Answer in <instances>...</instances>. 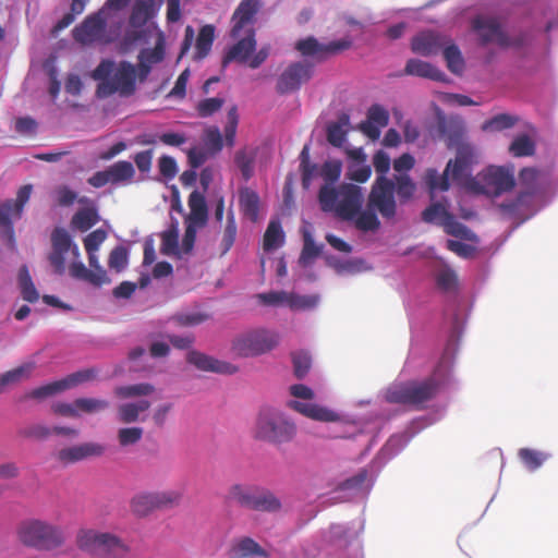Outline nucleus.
<instances>
[{"label": "nucleus", "mask_w": 558, "mask_h": 558, "mask_svg": "<svg viewBox=\"0 0 558 558\" xmlns=\"http://www.w3.org/2000/svg\"><path fill=\"white\" fill-rule=\"evenodd\" d=\"M444 59L446 61L447 68L453 74L460 75L465 68V62L462 57V53L459 47L452 44L448 39V44H446L442 48Z\"/></svg>", "instance_id": "35"}, {"label": "nucleus", "mask_w": 558, "mask_h": 558, "mask_svg": "<svg viewBox=\"0 0 558 558\" xmlns=\"http://www.w3.org/2000/svg\"><path fill=\"white\" fill-rule=\"evenodd\" d=\"M225 100L222 98L214 97L206 98L198 102L196 109L197 113L202 118H207L221 109Z\"/></svg>", "instance_id": "61"}, {"label": "nucleus", "mask_w": 558, "mask_h": 558, "mask_svg": "<svg viewBox=\"0 0 558 558\" xmlns=\"http://www.w3.org/2000/svg\"><path fill=\"white\" fill-rule=\"evenodd\" d=\"M280 336L277 331L256 328L241 332L232 340V351L241 357H255L266 354L278 347Z\"/></svg>", "instance_id": "12"}, {"label": "nucleus", "mask_w": 558, "mask_h": 558, "mask_svg": "<svg viewBox=\"0 0 558 558\" xmlns=\"http://www.w3.org/2000/svg\"><path fill=\"white\" fill-rule=\"evenodd\" d=\"M518 122V118L508 113H500L484 122V131H502L512 128Z\"/></svg>", "instance_id": "51"}, {"label": "nucleus", "mask_w": 558, "mask_h": 558, "mask_svg": "<svg viewBox=\"0 0 558 558\" xmlns=\"http://www.w3.org/2000/svg\"><path fill=\"white\" fill-rule=\"evenodd\" d=\"M539 171L535 168H523L519 173V184L521 191L518 196L499 205L504 217L514 219L519 222L525 219L524 210L531 205L533 196L538 191Z\"/></svg>", "instance_id": "13"}, {"label": "nucleus", "mask_w": 558, "mask_h": 558, "mask_svg": "<svg viewBox=\"0 0 558 558\" xmlns=\"http://www.w3.org/2000/svg\"><path fill=\"white\" fill-rule=\"evenodd\" d=\"M341 174V163L339 161H326L319 171V175L325 180V185L333 184Z\"/></svg>", "instance_id": "60"}, {"label": "nucleus", "mask_w": 558, "mask_h": 558, "mask_svg": "<svg viewBox=\"0 0 558 558\" xmlns=\"http://www.w3.org/2000/svg\"><path fill=\"white\" fill-rule=\"evenodd\" d=\"M165 50L162 43H158L154 48L143 49L138 54V60H143L149 64H156L163 60Z\"/></svg>", "instance_id": "63"}, {"label": "nucleus", "mask_w": 558, "mask_h": 558, "mask_svg": "<svg viewBox=\"0 0 558 558\" xmlns=\"http://www.w3.org/2000/svg\"><path fill=\"white\" fill-rule=\"evenodd\" d=\"M318 201L323 211L335 213L342 220H352L360 213L364 197L359 185L342 183L338 187L323 185Z\"/></svg>", "instance_id": "3"}, {"label": "nucleus", "mask_w": 558, "mask_h": 558, "mask_svg": "<svg viewBox=\"0 0 558 558\" xmlns=\"http://www.w3.org/2000/svg\"><path fill=\"white\" fill-rule=\"evenodd\" d=\"M256 158V150H247L246 148L240 149L235 153L234 162L241 171L245 181L250 180L254 174V161Z\"/></svg>", "instance_id": "39"}, {"label": "nucleus", "mask_w": 558, "mask_h": 558, "mask_svg": "<svg viewBox=\"0 0 558 558\" xmlns=\"http://www.w3.org/2000/svg\"><path fill=\"white\" fill-rule=\"evenodd\" d=\"M392 180L395 182V192L397 193L399 201L401 203H407L410 201L416 191V184L413 182L410 175L397 174Z\"/></svg>", "instance_id": "45"}, {"label": "nucleus", "mask_w": 558, "mask_h": 558, "mask_svg": "<svg viewBox=\"0 0 558 558\" xmlns=\"http://www.w3.org/2000/svg\"><path fill=\"white\" fill-rule=\"evenodd\" d=\"M373 166L378 174L368 194V206L377 208L385 219H392L397 214L395 199V182L386 174L390 169V157L384 150H378L373 157Z\"/></svg>", "instance_id": "4"}, {"label": "nucleus", "mask_w": 558, "mask_h": 558, "mask_svg": "<svg viewBox=\"0 0 558 558\" xmlns=\"http://www.w3.org/2000/svg\"><path fill=\"white\" fill-rule=\"evenodd\" d=\"M440 226L449 235L469 241H472L475 238V234L466 226L456 220L451 214H449L447 218L440 222Z\"/></svg>", "instance_id": "41"}, {"label": "nucleus", "mask_w": 558, "mask_h": 558, "mask_svg": "<svg viewBox=\"0 0 558 558\" xmlns=\"http://www.w3.org/2000/svg\"><path fill=\"white\" fill-rule=\"evenodd\" d=\"M352 46L350 38H341L328 44H320L315 37L308 36L295 43V50L303 57L315 58L317 61H324L329 56L338 54L348 50Z\"/></svg>", "instance_id": "17"}, {"label": "nucleus", "mask_w": 558, "mask_h": 558, "mask_svg": "<svg viewBox=\"0 0 558 558\" xmlns=\"http://www.w3.org/2000/svg\"><path fill=\"white\" fill-rule=\"evenodd\" d=\"M107 232L104 229H96L84 239V247L86 252H97L100 245L106 241Z\"/></svg>", "instance_id": "62"}, {"label": "nucleus", "mask_w": 558, "mask_h": 558, "mask_svg": "<svg viewBox=\"0 0 558 558\" xmlns=\"http://www.w3.org/2000/svg\"><path fill=\"white\" fill-rule=\"evenodd\" d=\"M51 252L48 254V262L52 267L54 274L61 276L65 272V255L71 253L74 259L81 256L80 248L68 230L57 227L51 232Z\"/></svg>", "instance_id": "15"}, {"label": "nucleus", "mask_w": 558, "mask_h": 558, "mask_svg": "<svg viewBox=\"0 0 558 558\" xmlns=\"http://www.w3.org/2000/svg\"><path fill=\"white\" fill-rule=\"evenodd\" d=\"M190 214L186 223L204 227L208 219V210L205 197L198 191H193L189 196Z\"/></svg>", "instance_id": "28"}, {"label": "nucleus", "mask_w": 558, "mask_h": 558, "mask_svg": "<svg viewBox=\"0 0 558 558\" xmlns=\"http://www.w3.org/2000/svg\"><path fill=\"white\" fill-rule=\"evenodd\" d=\"M318 299L314 295H299L295 293H288L286 304L291 310H306L314 307Z\"/></svg>", "instance_id": "56"}, {"label": "nucleus", "mask_w": 558, "mask_h": 558, "mask_svg": "<svg viewBox=\"0 0 558 558\" xmlns=\"http://www.w3.org/2000/svg\"><path fill=\"white\" fill-rule=\"evenodd\" d=\"M284 243V232L279 220H270L263 239V248L266 252L277 250Z\"/></svg>", "instance_id": "34"}, {"label": "nucleus", "mask_w": 558, "mask_h": 558, "mask_svg": "<svg viewBox=\"0 0 558 558\" xmlns=\"http://www.w3.org/2000/svg\"><path fill=\"white\" fill-rule=\"evenodd\" d=\"M155 392V386L149 383H138L132 385H121L113 389V395L120 400H129L150 396Z\"/></svg>", "instance_id": "31"}, {"label": "nucleus", "mask_w": 558, "mask_h": 558, "mask_svg": "<svg viewBox=\"0 0 558 558\" xmlns=\"http://www.w3.org/2000/svg\"><path fill=\"white\" fill-rule=\"evenodd\" d=\"M518 456L522 463L531 471L538 469L548 458L547 454L530 448L520 449Z\"/></svg>", "instance_id": "50"}, {"label": "nucleus", "mask_w": 558, "mask_h": 558, "mask_svg": "<svg viewBox=\"0 0 558 558\" xmlns=\"http://www.w3.org/2000/svg\"><path fill=\"white\" fill-rule=\"evenodd\" d=\"M114 63L111 60H102L92 72V77L99 81L97 86L98 97H108L114 93L129 97L136 89V69L128 62L121 61L113 72Z\"/></svg>", "instance_id": "2"}, {"label": "nucleus", "mask_w": 558, "mask_h": 558, "mask_svg": "<svg viewBox=\"0 0 558 558\" xmlns=\"http://www.w3.org/2000/svg\"><path fill=\"white\" fill-rule=\"evenodd\" d=\"M98 374L99 371L96 367H88L68 375L61 379V383L64 390H66L81 384L95 380Z\"/></svg>", "instance_id": "44"}, {"label": "nucleus", "mask_w": 558, "mask_h": 558, "mask_svg": "<svg viewBox=\"0 0 558 558\" xmlns=\"http://www.w3.org/2000/svg\"><path fill=\"white\" fill-rule=\"evenodd\" d=\"M99 221V215L95 206L85 207L77 210L72 219L71 225L74 229L85 232Z\"/></svg>", "instance_id": "33"}, {"label": "nucleus", "mask_w": 558, "mask_h": 558, "mask_svg": "<svg viewBox=\"0 0 558 558\" xmlns=\"http://www.w3.org/2000/svg\"><path fill=\"white\" fill-rule=\"evenodd\" d=\"M32 190L31 184L23 185L17 191L15 199L0 202V232L11 246H14L15 243L13 221L21 218Z\"/></svg>", "instance_id": "14"}, {"label": "nucleus", "mask_w": 558, "mask_h": 558, "mask_svg": "<svg viewBox=\"0 0 558 558\" xmlns=\"http://www.w3.org/2000/svg\"><path fill=\"white\" fill-rule=\"evenodd\" d=\"M314 66L306 61L290 63L278 76L276 92L279 95H287L298 92L313 76Z\"/></svg>", "instance_id": "16"}, {"label": "nucleus", "mask_w": 558, "mask_h": 558, "mask_svg": "<svg viewBox=\"0 0 558 558\" xmlns=\"http://www.w3.org/2000/svg\"><path fill=\"white\" fill-rule=\"evenodd\" d=\"M436 283L445 292L453 291L457 288L458 278L450 268H442L436 275Z\"/></svg>", "instance_id": "59"}, {"label": "nucleus", "mask_w": 558, "mask_h": 558, "mask_svg": "<svg viewBox=\"0 0 558 558\" xmlns=\"http://www.w3.org/2000/svg\"><path fill=\"white\" fill-rule=\"evenodd\" d=\"M448 39L447 36L439 33L423 32L412 38L411 49L414 53L424 57L435 56L448 44Z\"/></svg>", "instance_id": "21"}, {"label": "nucleus", "mask_w": 558, "mask_h": 558, "mask_svg": "<svg viewBox=\"0 0 558 558\" xmlns=\"http://www.w3.org/2000/svg\"><path fill=\"white\" fill-rule=\"evenodd\" d=\"M374 210L378 211L377 208H371L368 205L366 210L362 211L360 209V213L354 217L356 229L363 232L377 231L379 229L380 221Z\"/></svg>", "instance_id": "43"}, {"label": "nucleus", "mask_w": 558, "mask_h": 558, "mask_svg": "<svg viewBox=\"0 0 558 558\" xmlns=\"http://www.w3.org/2000/svg\"><path fill=\"white\" fill-rule=\"evenodd\" d=\"M534 142L525 134L515 137L509 147V151L514 157L531 156L534 154Z\"/></svg>", "instance_id": "53"}, {"label": "nucleus", "mask_w": 558, "mask_h": 558, "mask_svg": "<svg viewBox=\"0 0 558 558\" xmlns=\"http://www.w3.org/2000/svg\"><path fill=\"white\" fill-rule=\"evenodd\" d=\"M483 183L487 193L495 196L510 192L515 185L513 168L490 166L483 174Z\"/></svg>", "instance_id": "19"}, {"label": "nucleus", "mask_w": 558, "mask_h": 558, "mask_svg": "<svg viewBox=\"0 0 558 558\" xmlns=\"http://www.w3.org/2000/svg\"><path fill=\"white\" fill-rule=\"evenodd\" d=\"M262 9L259 0H242L232 14L231 37L238 41L230 47L222 59V66L236 61L245 63L256 48V14Z\"/></svg>", "instance_id": "1"}, {"label": "nucleus", "mask_w": 558, "mask_h": 558, "mask_svg": "<svg viewBox=\"0 0 558 558\" xmlns=\"http://www.w3.org/2000/svg\"><path fill=\"white\" fill-rule=\"evenodd\" d=\"M129 264V251L123 245L113 247L108 257V266L116 272L123 271Z\"/></svg>", "instance_id": "48"}, {"label": "nucleus", "mask_w": 558, "mask_h": 558, "mask_svg": "<svg viewBox=\"0 0 558 558\" xmlns=\"http://www.w3.org/2000/svg\"><path fill=\"white\" fill-rule=\"evenodd\" d=\"M64 391V388L62 386L61 379L56 380L52 383H49L47 385L37 387L33 389L32 391L27 392L23 399H36V400H44L48 397L54 396L59 392Z\"/></svg>", "instance_id": "52"}, {"label": "nucleus", "mask_w": 558, "mask_h": 558, "mask_svg": "<svg viewBox=\"0 0 558 558\" xmlns=\"http://www.w3.org/2000/svg\"><path fill=\"white\" fill-rule=\"evenodd\" d=\"M367 120L385 128L389 122V113L380 105H373L367 111Z\"/></svg>", "instance_id": "64"}, {"label": "nucleus", "mask_w": 558, "mask_h": 558, "mask_svg": "<svg viewBox=\"0 0 558 558\" xmlns=\"http://www.w3.org/2000/svg\"><path fill=\"white\" fill-rule=\"evenodd\" d=\"M259 204L260 199L255 191L247 186L239 190L240 209L252 222H256L258 220Z\"/></svg>", "instance_id": "30"}, {"label": "nucleus", "mask_w": 558, "mask_h": 558, "mask_svg": "<svg viewBox=\"0 0 558 558\" xmlns=\"http://www.w3.org/2000/svg\"><path fill=\"white\" fill-rule=\"evenodd\" d=\"M254 438L275 445L292 441L298 433L296 425L283 412L276 408L260 409L255 426Z\"/></svg>", "instance_id": "6"}, {"label": "nucleus", "mask_w": 558, "mask_h": 558, "mask_svg": "<svg viewBox=\"0 0 558 558\" xmlns=\"http://www.w3.org/2000/svg\"><path fill=\"white\" fill-rule=\"evenodd\" d=\"M292 362L295 376L300 379L305 377L312 365L310 354L304 351L294 352L292 354Z\"/></svg>", "instance_id": "57"}, {"label": "nucleus", "mask_w": 558, "mask_h": 558, "mask_svg": "<svg viewBox=\"0 0 558 558\" xmlns=\"http://www.w3.org/2000/svg\"><path fill=\"white\" fill-rule=\"evenodd\" d=\"M69 272L72 278L87 281L95 287H100L111 282L107 271L95 274L93 270L87 269L80 258H73V262L69 266Z\"/></svg>", "instance_id": "27"}, {"label": "nucleus", "mask_w": 558, "mask_h": 558, "mask_svg": "<svg viewBox=\"0 0 558 558\" xmlns=\"http://www.w3.org/2000/svg\"><path fill=\"white\" fill-rule=\"evenodd\" d=\"M35 368L34 363H26L16 368L8 371L0 375V393L10 385L20 383L21 380L28 378L32 371Z\"/></svg>", "instance_id": "36"}, {"label": "nucleus", "mask_w": 558, "mask_h": 558, "mask_svg": "<svg viewBox=\"0 0 558 558\" xmlns=\"http://www.w3.org/2000/svg\"><path fill=\"white\" fill-rule=\"evenodd\" d=\"M215 39V27L213 25H204L196 38L195 59H204L210 51Z\"/></svg>", "instance_id": "37"}, {"label": "nucleus", "mask_w": 558, "mask_h": 558, "mask_svg": "<svg viewBox=\"0 0 558 558\" xmlns=\"http://www.w3.org/2000/svg\"><path fill=\"white\" fill-rule=\"evenodd\" d=\"M19 284L22 298L29 302L35 303L39 299V293L32 280L27 266H22L19 270Z\"/></svg>", "instance_id": "40"}, {"label": "nucleus", "mask_w": 558, "mask_h": 558, "mask_svg": "<svg viewBox=\"0 0 558 558\" xmlns=\"http://www.w3.org/2000/svg\"><path fill=\"white\" fill-rule=\"evenodd\" d=\"M226 500L259 512H278L281 509V501L272 492L256 485L233 484Z\"/></svg>", "instance_id": "9"}, {"label": "nucleus", "mask_w": 558, "mask_h": 558, "mask_svg": "<svg viewBox=\"0 0 558 558\" xmlns=\"http://www.w3.org/2000/svg\"><path fill=\"white\" fill-rule=\"evenodd\" d=\"M17 536L23 545L38 550H53L65 541L60 526L37 519L23 521L17 527Z\"/></svg>", "instance_id": "8"}, {"label": "nucleus", "mask_w": 558, "mask_h": 558, "mask_svg": "<svg viewBox=\"0 0 558 558\" xmlns=\"http://www.w3.org/2000/svg\"><path fill=\"white\" fill-rule=\"evenodd\" d=\"M228 555L229 558L268 557L267 551L256 541L247 536L234 541Z\"/></svg>", "instance_id": "26"}, {"label": "nucleus", "mask_w": 558, "mask_h": 558, "mask_svg": "<svg viewBox=\"0 0 558 558\" xmlns=\"http://www.w3.org/2000/svg\"><path fill=\"white\" fill-rule=\"evenodd\" d=\"M236 223L234 219V215L232 211H229L227 217V225L223 230L222 239H221V247L222 254H226L233 246L235 238H236Z\"/></svg>", "instance_id": "55"}, {"label": "nucleus", "mask_w": 558, "mask_h": 558, "mask_svg": "<svg viewBox=\"0 0 558 558\" xmlns=\"http://www.w3.org/2000/svg\"><path fill=\"white\" fill-rule=\"evenodd\" d=\"M108 173L111 179L112 184H117L124 181H130L134 174L135 170L133 165L130 161L121 160L108 168Z\"/></svg>", "instance_id": "46"}, {"label": "nucleus", "mask_w": 558, "mask_h": 558, "mask_svg": "<svg viewBox=\"0 0 558 558\" xmlns=\"http://www.w3.org/2000/svg\"><path fill=\"white\" fill-rule=\"evenodd\" d=\"M144 434V429L140 426L123 427L118 430L117 438L122 447L137 444Z\"/></svg>", "instance_id": "54"}, {"label": "nucleus", "mask_w": 558, "mask_h": 558, "mask_svg": "<svg viewBox=\"0 0 558 558\" xmlns=\"http://www.w3.org/2000/svg\"><path fill=\"white\" fill-rule=\"evenodd\" d=\"M475 161L474 148L469 144H462L457 149L454 160H449L442 174H438L435 169H427L425 172V183L433 194L436 191L449 190V173L453 182L462 184L471 177V167Z\"/></svg>", "instance_id": "5"}, {"label": "nucleus", "mask_w": 558, "mask_h": 558, "mask_svg": "<svg viewBox=\"0 0 558 558\" xmlns=\"http://www.w3.org/2000/svg\"><path fill=\"white\" fill-rule=\"evenodd\" d=\"M80 549L102 558H128L130 546L112 533L81 530L76 536Z\"/></svg>", "instance_id": "10"}, {"label": "nucleus", "mask_w": 558, "mask_h": 558, "mask_svg": "<svg viewBox=\"0 0 558 558\" xmlns=\"http://www.w3.org/2000/svg\"><path fill=\"white\" fill-rule=\"evenodd\" d=\"M448 215L449 213L442 204L434 203L423 210L422 219L428 223L437 222L440 225V222L444 221Z\"/></svg>", "instance_id": "58"}, {"label": "nucleus", "mask_w": 558, "mask_h": 558, "mask_svg": "<svg viewBox=\"0 0 558 558\" xmlns=\"http://www.w3.org/2000/svg\"><path fill=\"white\" fill-rule=\"evenodd\" d=\"M105 447L97 442H84L58 451L57 459L63 464H72L89 457H99Z\"/></svg>", "instance_id": "23"}, {"label": "nucleus", "mask_w": 558, "mask_h": 558, "mask_svg": "<svg viewBox=\"0 0 558 558\" xmlns=\"http://www.w3.org/2000/svg\"><path fill=\"white\" fill-rule=\"evenodd\" d=\"M440 383L435 375L422 381L397 383L387 388L385 400L388 403L422 410L439 392Z\"/></svg>", "instance_id": "7"}, {"label": "nucleus", "mask_w": 558, "mask_h": 558, "mask_svg": "<svg viewBox=\"0 0 558 558\" xmlns=\"http://www.w3.org/2000/svg\"><path fill=\"white\" fill-rule=\"evenodd\" d=\"M303 248L300 256V262L303 265L310 264L313 259L318 257L322 253V246L316 245L310 231H303Z\"/></svg>", "instance_id": "49"}, {"label": "nucleus", "mask_w": 558, "mask_h": 558, "mask_svg": "<svg viewBox=\"0 0 558 558\" xmlns=\"http://www.w3.org/2000/svg\"><path fill=\"white\" fill-rule=\"evenodd\" d=\"M76 407L80 409V415L82 413L95 414L108 410L110 402L106 399L98 398H77Z\"/></svg>", "instance_id": "47"}, {"label": "nucleus", "mask_w": 558, "mask_h": 558, "mask_svg": "<svg viewBox=\"0 0 558 558\" xmlns=\"http://www.w3.org/2000/svg\"><path fill=\"white\" fill-rule=\"evenodd\" d=\"M350 123L348 114H342L339 121L331 123L327 128V141L335 147H341L345 141L347 131L343 129Z\"/></svg>", "instance_id": "42"}, {"label": "nucleus", "mask_w": 558, "mask_h": 558, "mask_svg": "<svg viewBox=\"0 0 558 558\" xmlns=\"http://www.w3.org/2000/svg\"><path fill=\"white\" fill-rule=\"evenodd\" d=\"M190 364L204 372L232 375L238 372V366L232 363L220 361L198 351H190L186 357Z\"/></svg>", "instance_id": "22"}, {"label": "nucleus", "mask_w": 558, "mask_h": 558, "mask_svg": "<svg viewBox=\"0 0 558 558\" xmlns=\"http://www.w3.org/2000/svg\"><path fill=\"white\" fill-rule=\"evenodd\" d=\"M160 252L163 255L182 258L181 247L179 246V234L175 226L161 233Z\"/></svg>", "instance_id": "38"}, {"label": "nucleus", "mask_w": 558, "mask_h": 558, "mask_svg": "<svg viewBox=\"0 0 558 558\" xmlns=\"http://www.w3.org/2000/svg\"><path fill=\"white\" fill-rule=\"evenodd\" d=\"M289 407L296 412L319 422H337L340 416L335 411L315 403L290 401Z\"/></svg>", "instance_id": "25"}, {"label": "nucleus", "mask_w": 558, "mask_h": 558, "mask_svg": "<svg viewBox=\"0 0 558 558\" xmlns=\"http://www.w3.org/2000/svg\"><path fill=\"white\" fill-rule=\"evenodd\" d=\"M106 29V20L100 12L88 15L72 31L75 41L89 45L98 40Z\"/></svg>", "instance_id": "20"}, {"label": "nucleus", "mask_w": 558, "mask_h": 558, "mask_svg": "<svg viewBox=\"0 0 558 558\" xmlns=\"http://www.w3.org/2000/svg\"><path fill=\"white\" fill-rule=\"evenodd\" d=\"M404 73L407 75L430 78L437 82H444L446 77L444 72L420 59H410L405 64Z\"/></svg>", "instance_id": "29"}, {"label": "nucleus", "mask_w": 558, "mask_h": 558, "mask_svg": "<svg viewBox=\"0 0 558 558\" xmlns=\"http://www.w3.org/2000/svg\"><path fill=\"white\" fill-rule=\"evenodd\" d=\"M180 498L181 495L174 490L143 493L132 499L131 508L136 515L145 517L154 510L177 505Z\"/></svg>", "instance_id": "18"}, {"label": "nucleus", "mask_w": 558, "mask_h": 558, "mask_svg": "<svg viewBox=\"0 0 558 558\" xmlns=\"http://www.w3.org/2000/svg\"><path fill=\"white\" fill-rule=\"evenodd\" d=\"M154 16V0H135L130 24L133 27H143Z\"/></svg>", "instance_id": "32"}, {"label": "nucleus", "mask_w": 558, "mask_h": 558, "mask_svg": "<svg viewBox=\"0 0 558 558\" xmlns=\"http://www.w3.org/2000/svg\"><path fill=\"white\" fill-rule=\"evenodd\" d=\"M150 401L146 399L120 403L117 407V420L125 425L143 422L145 420L144 413L150 408Z\"/></svg>", "instance_id": "24"}, {"label": "nucleus", "mask_w": 558, "mask_h": 558, "mask_svg": "<svg viewBox=\"0 0 558 558\" xmlns=\"http://www.w3.org/2000/svg\"><path fill=\"white\" fill-rule=\"evenodd\" d=\"M472 29L476 33L482 46L496 44L502 49L510 47L521 48L526 43V34L520 33L510 37L504 29L500 20L496 16L477 15L472 20Z\"/></svg>", "instance_id": "11"}]
</instances>
